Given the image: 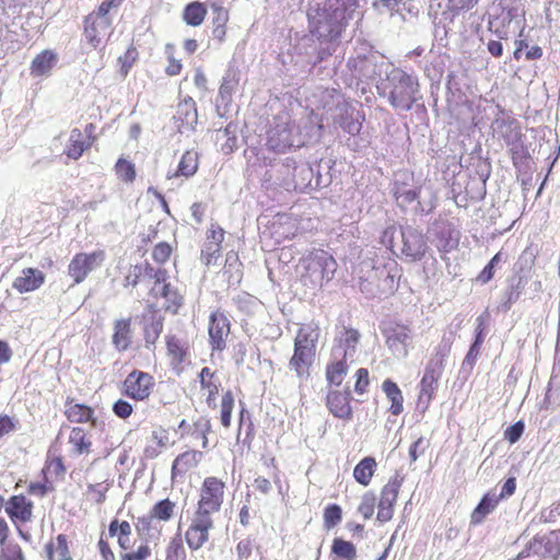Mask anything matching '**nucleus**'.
Masks as SVG:
<instances>
[{"label":"nucleus","mask_w":560,"mask_h":560,"mask_svg":"<svg viewBox=\"0 0 560 560\" xmlns=\"http://www.w3.org/2000/svg\"><path fill=\"white\" fill-rule=\"evenodd\" d=\"M58 61L57 55L51 50H44L32 61L31 74L33 77L48 75Z\"/></svg>","instance_id":"obj_31"},{"label":"nucleus","mask_w":560,"mask_h":560,"mask_svg":"<svg viewBox=\"0 0 560 560\" xmlns=\"http://www.w3.org/2000/svg\"><path fill=\"white\" fill-rule=\"evenodd\" d=\"M69 442L73 445L74 450L82 454L84 452H88L91 443L85 440V432L82 428H73L71 430Z\"/></svg>","instance_id":"obj_51"},{"label":"nucleus","mask_w":560,"mask_h":560,"mask_svg":"<svg viewBox=\"0 0 560 560\" xmlns=\"http://www.w3.org/2000/svg\"><path fill=\"white\" fill-rule=\"evenodd\" d=\"M303 272L301 281L312 290L320 289L329 282L336 272L337 262L334 257L323 249H315L302 260Z\"/></svg>","instance_id":"obj_3"},{"label":"nucleus","mask_w":560,"mask_h":560,"mask_svg":"<svg viewBox=\"0 0 560 560\" xmlns=\"http://www.w3.org/2000/svg\"><path fill=\"white\" fill-rule=\"evenodd\" d=\"M401 276V269L396 261H388L378 265V290L380 296L393 294L398 289V280Z\"/></svg>","instance_id":"obj_19"},{"label":"nucleus","mask_w":560,"mask_h":560,"mask_svg":"<svg viewBox=\"0 0 560 560\" xmlns=\"http://www.w3.org/2000/svg\"><path fill=\"white\" fill-rule=\"evenodd\" d=\"M238 85V74L234 69H229L223 77L221 86L219 89L218 102L228 105L232 101V95Z\"/></svg>","instance_id":"obj_36"},{"label":"nucleus","mask_w":560,"mask_h":560,"mask_svg":"<svg viewBox=\"0 0 560 560\" xmlns=\"http://www.w3.org/2000/svg\"><path fill=\"white\" fill-rule=\"evenodd\" d=\"M373 4L380 12H387L392 18H398L402 22L408 21L407 15H417L408 0H374Z\"/></svg>","instance_id":"obj_26"},{"label":"nucleus","mask_w":560,"mask_h":560,"mask_svg":"<svg viewBox=\"0 0 560 560\" xmlns=\"http://www.w3.org/2000/svg\"><path fill=\"white\" fill-rule=\"evenodd\" d=\"M342 517V510L338 504H329L324 511V524L326 528L335 527Z\"/></svg>","instance_id":"obj_55"},{"label":"nucleus","mask_w":560,"mask_h":560,"mask_svg":"<svg viewBox=\"0 0 560 560\" xmlns=\"http://www.w3.org/2000/svg\"><path fill=\"white\" fill-rule=\"evenodd\" d=\"M223 489L224 483L219 479L214 477L206 478L201 488L196 514L211 516V513L218 512L223 502Z\"/></svg>","instance_id":"obj_9"},{"label":"nucleus","mask_w":560,"mask_h":560,"mask_svg":"<svg viewBox=\"0 0 560 560\" xmlns=\"http://www.w3.org/2000/svg\"><path fill=\"white\" fill-rule=\"evenodd\" d=\"M174 120L178 132L185 133L192 131L198 121V113L196 103L191 97H188L177 105Z\"/></svg>","instance_id":"obj_22"},{"label":"nucleus","mask_w":560,"mask_h":560,"mask_svg":"<svg viewBox=\"0 0 560 560\" xmlns=\"http://www.w3.org/2000/svg\"><path fill=\"white\" fill-rule=\"evenodd\" d=\"M424 72L432 82H440L444 72L443 63L436 58L425 67Z\"/></svg>","instance_id":"obj_62"},{"label":"nucleus","mask_w":560,"mask_h":560,"mask_svg":"<svg viewBox=\"0 0 560 560\" xmlns=\"http://www.w3.org/2000/svg\"><path fill=\"white\" fill-rule=\"evenodd\" d=\"M411 330L404 325H396L387 332L386 343L397 357H407L411 345Z\"/></svg>","instance_id":"obj_24"},{"label":"nucleus","mask_w":560,"mask_h":560,"mask_svg":"<svg viewBox=\"0 0 560 560\" xmlns=\"http://www.w3.org/2000/svg\"><path fill=\"white\" fill-rule=\"evenodd\" d=\"M394 196L400 207H407L408 205L418 200L420 196V189H411L407 188L406 186H400L395 189Z\"/></svg>","instance_id":"obj_48"},{"label":"nucleus","mask_w":560,"mask_h":560,"mask_svg":"<svg viewBox=\"0 0 560 560\" xmlns=\"http://www.w3.org/2000/svg\"><path fill=\"white\" fill-rule=\"evenodd\" d=\"M348 360L338 358L327 365L326 378L330 385L339 386L348 372Z\"/></svg>","instance_id":"obj_37"},{"label":"nucleus","mask_w":560,"mask_h":560,"mask_svg":"<svg viewBox=\"0 0 560 560\" xmlns=\"http://www.w3.org/2000/svg\"><path fill=\"white\" fill-rule=\"evenodd\" d=\"M522 278L511 279L505 292V300L501 303L503 312L510 311L511 306L520 299L522 293Z\"/></svg>","instance_id":"obj_43"},{"label":"nucleus","mask_w":560,"mask_h":560,"mask_svg":"<svg viewBox=\"0 0 560 560\" xmlns=\"http://www.w3.org/2000/svg\"><path fill=\"white\" fill-rule=\"evenodd\" d=\"M331 93L337 97L335 101L337 112L331 114L330 117L334 124L351 136L359 135L362 128V122L358 117H354V108L346 101L341 93Z\"/></svg>","instance_id":"obj_12"},{"label":"nucleus","mask_w":560,"mask_h":560,"mask_svg":"<svg viewBox=\"0 0 560 560\" xmlns=\"http://www.w3.org/2000/svg\"><path fill=\"white\" fill-rule=\"evenodd\" d=\"M230 334V320L223 313H213L209 322V337L212 348L222 350Z\"/></svg>","instance_id":"obj_23"},{"label":"nucleus","mask_w":560,"mask_h":560,"mask_svg":"<svg viewBox=\"0 0 560 560\" xmlns=\"http://www.w3.org/2000/svg\"><path fill=\"white\" fill-rule=\"evenodd\" d=\"M133 411L132 405L124 399H118L113 405V412L115 416H117L120 419H127L131 416Z\"/></svg>","instance_id":"obj_63"},{"label":"nucleus","mask_w":560,"mask_h":560,"mask_svg":"<svg viewBox=\"0 0 560 560\" xmlns=\"http://www.w3.org/2000/svg\"><path fill=\"white\" fill-rule=\"evenodd\" d=\"M198 170V153L188 150L183 155L178 163L177 171L174 176L190 177Z\"/></svg>","instance_id":"obj_38"},{"label":"nucleus","mask_w":560,"mask_h":560,"mask_svg":"<svg viewBox=\"0 0 560 560\" xmlns=\"http://www.w3.org/2000/svg\"><path fill=\"white\" fill-rule=\"evenodd\" d=\"M104 252L79 253L74 255L68 266V273L74 283L82 282L88 275L98 268L104 261Z\"/></svg>","instance_id":"obj_11"},{"label":"nucleus","mask_w":560,"mask_h":560,"mask_svg":"<svg viewBox=\"0 0 560 560\" xmlns=\"http://www.w3.org/2000/svg\"><path fill=\"white\" fill-rule=\"evenodd\" d=\"M174 506L175 504L170 499L161 500L153 505L150 512L151 517L168 521L173 515Z\"/></svg>","instance_id":"obj_47"},{"label":"nucleus","mask_w":560,"mask_h":560,"mask_svg":"<svg viewBox=\"0 0 560 560\" xmlns=\"http://www.w3.org/2000/svg\"><path fill=\"white\" fill-rule=\"evenodd\" d=\"M206 13V7L196 1L185 7L183 19L188 25L198 26L203 22Z\"/></svg>","instance_id":"obj_40"},{"label":"nucleus","mask_w":560,"mask_h":560,"mask_svg":"<svg viewBox=\"0 0 560 560\" xmlns=\"http://www.w3.org/2000/svg\"><path fill=\"white\" fill-rule=\"evenodd\" d=\"M154 292L166 300V302L168 303L166 310H171V307H174L173 312H176L178 306L182 305V296L179 295L177 290L171 285V283H163L161 288H159L158 291Z\"/></svg>","instance_id":"obj_44"},{"label":"nucleus","mask_w":560,"mask_h":560,"mask_svg":"<svg viewBox=\"0 0 560 560\" xmlns=\"http://www.w3.org/2000/svg\"><path fill=\"white\" fill-rule=\"evenodd\" d=\"M45 281L44 273L35 268H26L22 271L14 282L13 288L21 293L31 292L38 289Z\"/></svg>","instance_id":"obj_28"},{"label":"nucleus","mask_w":560,"mask_h":560,"mask_svg":"<svg viewBox=\"0 0 560 560\" xmlns=\"http://www.w3.org/2000/svg\"><path fill=\"white\" fill-rule=\"evenodd\" d=\"M163 330V322L161 317H153L151 323L144 327V340L147 347L154 345Z\"/></svg>","instance_id":"obj_50"},{"label":"nucleus","mask_w":560,"mask_h":560,"mask_svg":"<svg viewBox=\"0 0 560 560\" xmlns=\"http://www.w3.org/2000/svg\"><path fill=\"white\" fill-rule=\"evenodd\" d=\"M116 173L120 179L131 183L136 178L135 165L125 159H119L115 165Z\"/></svg>","instance_id":"obj_54"},{"label":"nucleus","mask_w":560,"mask_h":560,"mask_svg":"<svg viewBox=\"0 0 560 560\" xmlns=\"http://www.w3.org/2000/svg\"><path fill=\"white\" fill-rule=\"evenodd\" d=\"M130 319H118L114 325L113 345L119 352L125 351L131 343Z\"/></svg>","instance_id":"obj_32"},{"label":"nucleus","mask_w":560,"mask_h":560,"mask_svg":"<svg viewBox=\"0 0 560 560\" xmlns=\"http://www.w3.org/2000/svg\"><path fill=\"white\" fill-rule=\"evenodd\" d=\"M556 540L557 537L553 533H550L549 535L536 536L518 555V559L530 556L555 558L558 552Z\"/></svg>","instance_id":"obj_20"},{"label":"nucleus","mask_w":560,"mask_h":560,"mask_svg":"<svg viewBox=\"0 0 560 560\" xmlns=\"http://www.w3.org/2000/svg\"><path fill=\"white\" fill-rule=\"evenodd\" d=\"M213 523L211 516L195 514L189 528L186 532V541L192 550H197L209 539V529Z\"/></svg>","instance_id":"obj_17"},{"label":"nucleus","mask_w":560,"mask_h":560,"mask_svg":"<svg viewBox=\"0 0 560 560\" xmlns=\"http://www.w3.org/2000/svg\"><path fill=\"white\" fill-rule=\"evenodd\" d=\"M359 7V0H311L307 20L311 35L304 36L296 46L311 67V74L320 80L332 78L337 70L334 57L337 40L346 30Z\"/></svg>","instance_id":"obj_1"},{"label":"nucleus","mask_w":560,"mask_h":560,"mask_svg":"<svg viewBox=\"0 0 560 560\" xmlns=\"http://www.w3.org/2000/svg\"><path fill=\"white\" fill-rule=\"evenodd\" d=\"M386 66H390V62L383 60L374 54L350 57L346 65L349 72L347 83L349 85L354 83L357 85L359 83H376L386 73Z\"/></svg>","instance_id":"obj_5"},{"label":"nucleus","mask_w":560,"mask_h":560,"mask_svg":"<svg viewBox=\"0 0 560 560\" xmlns=\"http://www.w3.org/2000/svg\"><path fill=\"white\" fill-rule=\"evenodd\" d=\"M382 389L386 397L390 400L392 405L389 411L394 416H398L404 410V397L398 385L392 380L387 378L382 384Z\"/></svg>","instance_id":"obj_34"},{"label":"nucleus","mask_w":560,"mask_h":560,"mask_svg":"<svg viewBox=\"0 0 560 560\" xmlns=\"http://www.w3.org/2000/svg\"><path fill=\"white\" fill-rule=\"evenodd\" d=\"M402 481L404 477L396 472L383 487L377 504L378 511L376 518L378 522L386 523L392 520L394 513V504L397 500Z\"/></svg>","instance_id":"obj_14"},{"label":"nucleus","mask_w":560,"mask_h":560,"mask_svg":"<svg viewBox=\"0 0 560 560\" xmlns=\"http://www.w3.org/2000/svg\"><path fill=\"white\" fill-rule=\"evenodd\" d=\"M305 143L299 127L291 121L279 120L267 132V145L277 152L301 148Z\"/></svg>","instance_id":"obj_6"},{"label":"nucleus","mask_w":560,"mask_h":560,"mask_svg":"<svg viewBox=\"0 0 560 560\" xmlns=\"http://www.w3.org/2000/svg\"><path fill=\"white\" fill-rule=\"evenodd\" d=\"M33 503L24 495H13L5 504V512L13 522L26 523L32 518Z\"/></svg>","instance_id":"obj_25"},{"label":"nucleus","mask_w":560,"mask_h":560,"mask_svg":"<svg viewBox=\"0 0 560 560\" xmlns=\"http://www.w3.org/2000/svg\"><path fill=\"white\" fill-rule=\"evenodd\" d=\"M196 452H185L178 455L172 465V476L185 474L189 468L196 466Z\"/></svg>","instance_id":"obj_41"},{"label":"nucleus","mask_w":560,"mask_h":560,"mask_svg":"<svg viewBox=\"0 0 560 560\" xmlns=\"http://www.w3.org/2000/svg\"><path fill=\"white\" fill-rule=\"evenodd\" d=\"M428 233L440 252L450 253L458 246L460 232L447 220H435Z\"/></svg>","instance_id":"obj_10"},{"label":"nucleus","mask_w":560,"mask_h":560,"mask_svg":"<svg viewBox=\"0 0 560 560\" xmlns=\"http://www.w3.org/2000/svg\"><path fill=\"white\" fill-rule=\"evenodd\" d=\"M439 377L423 374L420 381V393L417 401V408L425 411L439 387Z\"/></svg>","instance_id":"obj_30"},{"label":"nucleus","mask_w":560,"mask_h":560,"mask_svg":"<svg viewBox=\"0 0 560 560\" xmlns=\"http://www.w3.org/2000/svg\"><path fill=\"white\" fill-rule=\"evenodd\" d=\"M212 376L213 373L210 371L208 366L202 368V370L199 373L200 385L203 389H207L209 393L207 398V402L209 406L214 405L215 395L218 394V385H215L211 381Z\"/></svg>","instance_id":"obj_45"},{"label":"nucleus","mask_w":560,"mask_h":560,"mask_svg":"<svg viewBox=\"0 0 560 560\" xmlns=\"http://www.w3.org/2000/svg\"><path fill=\"white\" fill-rule=\"evenodd\" d=\"M81 131L79 129H73L70 135L69 144L65 151L66 155L69 159L78 160L84 152V142L80 140Z\"/></svg>","instance_id":"obj_46"},{"label":"nucleus","mask_w":560,"mask_h":560,"mask_svg":"<svg viewBox=\"0 0 560 560\" xmlns=\"http://www.w3.org/2000/svg\"><path fill=\"white\" fill-rule=\"evenodd\" d=\"M453 345L452 335H444L436 346L433 355L445 361V358L450 354Z\"/></svg>","instance_id":"obj_61"},{"label":"nucleus","mask_w":560,"mask_h":560,"mask_svg":"<svg viewBox=\"0 0 560 560\" xmlns=\"http://www.w3.org/2000/svg\"><path fill=\"white\" fill-rule=\"evenodd\" d=\"M234 407V396L228 390L222 396L220 420L223 427L229 428L231 424V413Z\"/></svg>","instance_id":"obj_53"},{"label":"nucleus","mask_w":560,"mask_h":560,"mask_svg":"<svg viewBox=\"0 0 560 560\" xmlns=\"http://www.w3.org/2000/svg\"><path fill=\"white\" fill-rule=\"evenodd\" d=\"M329 92H335V93H341V92L337 89H325L320 94L322 106L326 110V115H328L330 118L331 114H335L337 112V105L335 103L337 97L335 95H332V93H329Z\"/></svg>","instance_id":"obj_56"},{"label":"nucleus","mask_w":560,"mask_h":560,"mask_svg":"<svg viewBox=\"0 0 560 560\" xmlns=\"http://www.w3.org/2000/svg\"><path fill=\"white\" fill-rule=\"evenodd\" d=\"M376 460L372 456L362 458L353 469V478L362 486H368L376 469Z\"/></svg>","instance_id":"obj_35"},{"label":"nucleus","mask_w":560,"mask_h":560,"mask_svg":"<svg viewBox=\"0 0 560 560\" xmlns=\"http://www.w3.org/2000/svg\"><path fill=\"white\" fill-rule=\"evenodd\" d=\"M153 386L154 380L149 373L135 370L125 378L122 394L131 399L142 401L151 395Z\"/></svg>","instance_id":"obj_13"},{"label":"nucleus","mask_w":560,"mask_h":560,"mask_svg":"<svg viewBox=\"0 0 560 560\" xmlns=\"http://www.w3.org/2000/svg\"><path fill=\"white\" fill-rule=\"evenodd\" d=\"M493 136L502 139L512 153H516L522 147V133L520 121L504 108L498 106V113L491 125Z\"/></svg>","instance_id":"obj_7"},{"label":"nucleus","mask_w":560,"mask_h":560,"mask_svg":"<svg viewBox=\"0 0 560 560\" xmlns=\"http://www.w3.org/2000/svg\"><path fill=\"white\" fill-rule=\"evenodd\" d=\"M400 253L407 261H419L425 256L429 247L420 230L411 225L400 226Z\"/></svg>","instance_id":"obj_8"},{"label":"nucleus","mask_w":560,"mask_h":560,"mask_svg":"<svg viewBox=\"0 0 560 560\" xmlns=\"http://www.w3.org/2000/svg\"><path fill=\"white\" fill-rule=\"evenodd\" d=\"M350 400L351 392L349 388L343 392L330 390L327 394L326 405L334 417L350 420L352 418Z\"/></svg>","instance_id":"obj_21"},{"label":"nucleus","mask_w":560,"mask_h":560,"mask_svg":"<svg viewBox=\"0 0 560 560\" xmlns=\"http://www.w3.org/2000/svg\"><path fill=\"white\" fill-rule=\"evenodd\" d=\"M386 69L384 77L376 81L378 95L386 98L395 110H411L421 98L418 75L395 67L393 63L386 66Z\"/></svg>","instance_id":"obj_2"},{"label":"nucleus","mask_w":560,"mask_h":560,"mask_svg":"<svg viewBox=\"0 0 560 560\" xmlns=\"http://www.w3.org/2000/svg\"><path fill=\"white\" fill-rule=\"evenodd\" d=\"M500 501L495 489L488 491L471 513L470 523L474 525L482 523L486 516L495 510Z\"/></svg>","instance_id":"obj_29"},{"label":"nucleus","mask_w":560,"mask_h":560,"mask_svg":"<svg viewBox=\"0 0 560 560\" xmlns=\"http://www.w3.org/2000/svg\"><path fill=\"white\" fill-rule=\"evenodd\" d=\"M358 285L360 291L368 298L380 296L378 290V265L373 259L362 260L357 270Z\"/></svg>","instance_id":"obj_15"},{"label":"nucleus","mask_w":560,"mask_h":560,"mask_svg":"<svg viewBox=\"0 0 560 560\" xmlns=\"http://www.w3.org/2000/svg\"><path fill=\"white\" fill-rule=\"evenodd\" d=\"M481 346L482 345L472 341L466 357L463 360L462 370H464V371L472 370V368L480 354Z\"/></svg>","instance_id":"obj_58"},{"label":"nucleus","mask_w":560,"mask_h":560,"mask_svg":"<svg viewBox=\"0 0 560 560\" xmlns=\"http://www.w3.org/2000/svg\"><path fill=\"white\" fill-rule=\"evenodd\" d=\"M319 338V327L314 324L302 325L294 339V346L307 347L316 351V343Z\"/></svg>","instance_id":"obj_33"},{"label":"nucleus","mask_w":560,"mask_h":560,"mask_svg":"<svg viewBox=\"0 0 560 560\" xmlns=\"http://www.w3.org/2000/svg\"><path fill=\"white\" fill-rule=\"evenodd\" d=\"M185 550L179 539H172L166 548V560H184Z\"/></svg>","instance_id":"obj_60"},{"label":"nucleus","mask_w":560,"mask_h":560,"mask_svg":"<svg viewBox=\"0 0 560 560\" xmlns=\"http://www.w3.org/2000/svg\"><path fill=\"white\" fill-rule=\"evenodd\" d=\"M331 552L339 558L346 560H354L357 558V549L351 541L342 538H335L331 545Z\"/></svg>","instance_id":"obj_42"},{"label":"nucleus","mask_w":560,"mask_h":560,"mask_svg":"<svg viewBox=\"0 0 560 560\" xmlns=\"http://www.w3.org/2000/svg\"><path fill=\"white\" fill-rule=\"evenodd\" d=\"M360 337L361 335L357 329L343 327L342 331L336 338L338 343L332 350L334 359L341 358L352 362Z\"/></svg>","instance_id":"obj_18"},{"label":"nucleus","mask_w":560,"mask_h":560,"mask_svg":"<svg viewBox=\"0 0 560 560\" xmlns=\"http://www.w3.org/2000/svg\"><path fill=\"white\" fill-rule=\"evenodd\" d=\"M375 505V493L372 491H368L361 498V503L358 506V512L363 516L364 520H369L374 514Z\"/></svg>","instance_id":"obj_52"},{"label":"nucleus","mask_w":560,"mask_h":560,"mask_svg":"<svg viewBox=\"0 0 560 560\" xmlns=\"http://www.w3.org/2000/svg\"><path fill=\"white\" fill-rule=\"evenodd\" d=\"M277 172L281 175L280 185L287 190H305L307 188L316 189L323 185L322 176L317 172L315 176L314 167L306 162H295L287 158L281 164L275 165Z\"/></svg>","instance_id":"obj_4"},{"label":"nucleus","mask_w":560,"mask_h":560,"mask_svg":"<svg viewBox=\"0 0 560 560\" xmlns=\"http://www.w3.org/2000/svg\"><path fill=\"white\" fill-rule=\"evenodd\" d=\"M66 416L69 421L82 423L88 422L93 417V409L82 405V404H72V401L67 402Z\"/></svg>","instance_id":"obj_39"},{"label":"nucleus","mask_w":560,"mask_h":560,"mask_svg":"<svg viewBox=\"0 0 560 560\" xmlns=\"http://www.w3.org/2000/svg\"><path fill=\"white\" fill-rule=\"evenodd\" d=\"M112 25V18H104L94 13H90L84 19V36L88 43L97 48L103 44L104 38L108 35Z\"/></svg>","instance_id":"obj_16"},{"label":"nucleus","mask_w":560,"mask_h":560,"mask_svg":"<svg viewBox=\"0 0 560 560\" xmlns=\"http://www.w3.org/2000/svg\"><path fill=\"white\" fill-rule=\"evenodd\" d=\"M171 253V246L165 242H161L153 248L152 257L156 262L163 264L170 258Z\"/></svg>","instance_id":"obj_64"},{"label":"nucleus","mask_w":560,"mask_h":560,"mask_svg":"<svg viewBox=\"0 0 560 560\" xmlns=\"http://www.w3.org/2000/svg\"><path fill=\"white\" fill-rule=\"evenodd\" d=\"M209 3L212 9V13H213V16H212L213 25L225 26V24L229 20L228 11L223 7L219 5L217 3V0H209Z\"/></svg>","instance_id":"obj_59"},{"label":"nucleus","mask_w":560,"mask_h":560,"mask_svg":"<svg viewBox=\"0 0 560 560\" xmlns=\"http://www.w3.org/2000/svg\"><path fill=\"white\" fill-rule=\"evenodd\" d=\"M167 351L168 353L176 360L178 363L184 361L185 350L179 339L175 336H168L167 341Z\"/></svg>","instance_id":"obj_57"},{"label":"nucleus","mask_w":560,"mask_h":560,"mask_svg":"<svg viewBox=\"0 0 560 560\" xmlns=\"http://www.w3.org/2000/svg\"><path fill=\"white\" fill-rule=\"evenodd\" d=\"M315 353L316 351L312 348L294 346V353L289 365L300 378L308 376V369L314 361Z\"/></svg>","instance_id":"obj_27"},{"label":"nucleus","mask_w":560,"mask_h":560,"mask_svg":"<svg viewBox=\"0 0 560 560\" xmlns=\"http://www.w3.org/2000/svg\"><path fill=\"white\" fill-rule=\"evenodd\" d=\"M221 253V246L218 245L215 242H205L202 249H201V261L207 265H215L218 261V258L220 257Z\"/></svg>","instance_id":"obj_49"}]
</instances>
